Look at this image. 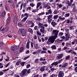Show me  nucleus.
Segmentation results:
<instances>
[{
    "instance_id": "nucleus-10",
    "label": "nucleus",
    "mask_w": 77,
    "mask_h": 77,
    "mask_svg": "<svg viewBox=\"0 0 77 77\" xmlns=\"http://www.w3.org/2000/svg\"><path fill=\"white\" fill-rule=\"evenodd\" d=\"M6 15V11H3L2 13L0 14V18H3Z\"/></svg>"
},
{
    "instance_id": "nucleus-9",
    "label": "nucleus",
    "mask_w": 77,
    "mask_h": 77,
    "mask_svg": "<svg viewBox=\"0 0 77 77\" xmlns=\"http://www.w3.org/2000/svg\"><path fill=\"white\" fill-rule=\"evenodd\" d=\"M64 76V73L62 71H60L58 74V77H63Z\"/></svg>"
},
{
    "instance_id": "nucleus-49",
    "label": "nucleus",
    "mask_w": 77,
    "mask_h": 77,
    "mask_svg": "<svg viewBox=\"0 0 77 77\" xmlns=\"http://www.w3.org/2000/svg\"><path fill=\"white\" fill-rule=\"evenodd\" d=\"M30 45H31V48H33V46H34L33 42H30Z\"/></svg>"
},
{
    "instance_id": "nucleus-54",
    "label": "nucleus",
    "mask_w": 77,
    "mask_h": 77,
    "mask_svg": "<svg viewBox=\"0 0 77 77\" xmlns=\"http://www.w3.org/2000/svg\"><path fill=\"white\" fill-rule=\"evenodd\" d=\"M39 74H37L36 75H32V77H39Z\"/></svg>"
},
{
    "instance_id": "nucleus-43",
    "label": "nucleus",
    "mask_w": 77,
    "mask_h": 77,
    "mask_svg": "<svg viewBox=\"0 0 77 77\" xmlns=\"http://www.w3.org/2000/svg\"><path fill=\"white\" fill-rule=\"evenodd\" d=\"M24 17H27V18L29 17V14L27 13H26L24 14Z\"/></svg>"
},
{
    "instance_id": "nucleus-58",
    "label": "nucleus",
    "mask_w": 77,
    "mask_h": 77,
    "mask_svg": "<svg viewBox=\"0 0 77 77\" xmlns=\"http://www.w3.org/2000/svg\"><path fill=\"white\" fill-rule=\"evenodd\" d=\"M37 51V54H39V53H41V50H38L37 51Z\"/></svg>"
},
{
    "instance_id": "nucleus-5",
    "label": "nucleus",
    "mask_w": 77,
    "mask_h": 77,
    "mask_svg": "<svg viewBox=\"0 0 77 77\" xmlns=\"http://www.w3.org/2000/svg\"><path fill=\"white\" fill-rule=\"evenodd\" d=\"M55 39L52 37H51L48 39V41L47 42V43L48 45L51 44V43H54Z\"/></svg>"
},
{
    "instance_id": "nucleus-57",
    "label": "nucleus",
    "mask_w": 77,
    "mask_h": 77,
    "mask_svg": "<svg viewBox=\"0 0 77 77\" xmlns=\"http://www.w3.org/2000/svg\"><path fill=\"white\" fill-rule=\"evenodd\" d=\"M50 70H51V71L53 72L54 71V70H56V69H55L54 68H52Z\"/></svg>"
},
{
    "instance_id": "nucleus-4",
    "label": "nucleus",
    "mask_w": 77,
    "mask_h": 77,
    "mask_svg": "<svg viewBox=\"0 0 77 77\" xmlns=\"http://www.w3.org/2000/svg\"><path fill=\"white\" fill-rule=\"evenodd\" d=\"M27 69H24L21 72L20 74V77H25L27 75Z\"/></svg>"
},
{
    "instance_id": "nucleus-61",
    "label": "nucleus",
    "mask_w": 77,
    "mask_h": 77,
    "mask_svg": "<svg viewBox=\"0 0 77 77\" xmlns=\"http://www.w3.org/2000/svg\"><path fill=\"white\" fill-rule=\"evenodd\" d=\"M33 38L34 39H37V38H38L37 36L36 35H35L34 36Z\"/></svg>"
},
{
    "instance_id": "nucleus-29",
    "label": "nucleus",
    "mask_w": 77,
    "mask_h": 77,
    "mask_svg": "<svg viewBox=\"0 0 77 77\" xmlns=\"http://www.w3.org/2000/svg\"><path fill=\"white\" fill-rule=\"evenodd\" d=\"M27 19V17H25L23 18V19L21 21L22 23H24V22H25L26 20Z\"/></svg>"
},
{
    "instance_id": "nucleus-64",
    "label": "nucleus",
    "mask_w": 77,
    "mask_h": 77,
    "mask_svg": "<svg viewBox=\"0 0 77 77\" xmlns=\"http://www.w3.org/2000/svg\"><path fill=\"white\" fill-rule=\"evenodd\" d=\"M74 71L75 72H77V66L75 68Z\"/></svg>"
},
{
    "instance_id": "nucleus-60",
    "label": "nucleus",
    "mask_w": 77,
    "mask_h": 77,
    "mask_svg": "<svg viewBox=\"0 0 77 77\" xmlns=\"http://www.w3.org/2000/svg\"><path fill=\"white\" fill-rule=\"evenodd\" d=\"M62 61H63V59H61L58 61V62H57V63H60V62H62Z\"/></svg>"
},
{
    "instance_id": "nucleus-36",
    "label": "nucleus",
    "mask_w": 77,
    "mask_h": 77,
    "mask_svg": "<svg viewBox=\"0 0 77 77\" xmlns=\"http://www.w3.org/2000/svg\"><path fill=\"white\" fill-rule=\"evenodd\" d=\"M34 47L35 48L38 49V44L36 43L35 44H34Z\"/></svg>"
},
{
    "instance_id": "nucleus-28",
    "label": "nucleus",
    "mask_w": 77,
    "mask_h": 77,
    "mask_svg": "<svg viewBox=\"0 0 77 77\" xmlns=\"http://www.w3.org/2000/svg\"><path fill=\"white\" fill-rule=\"evenodd\" d=\"M51 48L52 50H56V46L55 45H53L51 46Z\"/></svg>"
},
{
    "instance_id": "nucleus-12",
    "label": "nucleus",
    "mask_w": 77,
    "mask_h": 77,
    "mask_svg": "<svg viewBox=\"0 0 77 77\" xmlns=\"http://www.w3.org/2000/svg\"><path fill=\"white\" fill-rule=\"evenodd\" d=\"M13 22L15 24H16L18 22V20L17 19V17L15 16L14 17V18L13 20Z\"/></svg>"
},
{
    "instance_id": "nucleus-41",
    "label": "nucleus",
    "mask_w": 77,
    "mask_h": 77,
    "mask_svg": "<svg viewBox=\"0 0 77 77\" xmlns=\"http://www.w3.org/2000/svg\"><path fill=\"white\" fill-rule=\"evenodd\" d=\"M69 29L70 30H74V26H71L69 28Z\"/></svg>"
},
{
    "instance_id": "nucleus-11",
    "label": "nucleus",
    "mask_w": 77,
    "mask_h": 77,
    "mask_svg": "<svg viewBox=\"0 0 77 77\" xmlns=\"http://www.w3.org/2000/svg\"><path fill=\"white\" fill-rule=\"evenodd\" d=\"M57 23L55 22V20H53L51 22V25L53 27H56V26L57 25Z\"/></svg>"
},
{
    "instance_id": "nucleus-63",
    "label": "nucleus",
    "mask_w": 77,
    "mask_h": 77,
    "mask_svg": "<svg viewBox=\"0 0 77 77\" xmlns=\"http://www.w3.org/2000/svg\"><path fill=\"white\" fill-rule=\"evenodd\" d=\"M30 5L31 6V7H34V6H35V5L33 4V3H31L30 4Z\"/></svg>"
},
{
    "instance_id": "nucleus-8",
    "label": "nucleus",
    "mask_w": 77,
    "mask_h": 77,
    "mask_svg": "<svg viewBox=\"0 0 77 77\" xmlns=\"http://www.w3.org/2000/svg\"><path fill=\"white\" fill-rule=\"evenodd\" d=\"M11 17H8L7 18L6 20V26H8L9 24L10 23H11Z\"/></svg>"
},
{
    "instance_id": "nucleus-16",
    "label": "nucleus",
    "mask_w": 77,
    "mask_h": 77,
    "mask_svg": "<svg viewBox=\"0 0 77 77\" xmlns=\"http://www.w3.org/2000/svg\"><path fill=\"white\" fill-rule=\"evenodd\" d=\"M65 36H66V41H68L69 40V33H66V34H65Z\"/></svg>"
},
{
    "instance_id": "nucleus-6",
    "label": "nucleus",
    "mask_w": 77,
    "mask_h": 77,
    "mask_svg": "<svg viewBox=\"0 0 77 77\" xmlns=\"http://www.w3.org/2000/svg\"><path fill=\"white\" fill-rule=\"evenodd\" d=\"M42 19L41 18H37L36 20V23H38V28L41 26L42 23H41V22H42Z\"/></svg>"
},
{
    "instance_id": "nucleus-30",
    "label": "nucleus",
    "mask_w": 77,
    "mask_h": 77,
    "mask_svg": "<svg viewBox=\"0 0 77 77\" xmlns=\"http://www.w3.org/2000/svg\"><path fill=\"white\" fill-rule=\"evenodd\" d=\"M9 27H6L5 28V32H7L9 30Z\"/></svg>"
},
{
    "instance_id": "nucleus-25",
    "label": "nucleus",
    "mask_w": 77,
    "mask_h": 77,
    "mask_svg": "<svg viewBox=\"0 0 77 77\" xmlns=\"http://www.w3.org/2000/svg\"><path fill=\"white\" fill-rule=\"evenodd\" d=\"M57 8H61L62 7V5L61 4H57Z\"/></svg>"
},
{
    "instance_id": "nucleus-23",
    "label": "nucleus",
    "mask_w": 77,
    "mask_h": 77,
    "mask_svg": "<svg viewBox=\"0 0 77 77\" xmlns=\"http://www.w3.org/2000/svg\"><path fill=\"white\" fill-rule=\"evenodd\" d=\"M59 12V11L58 9H56L53 12V14H58Z\"/></svg>"
},
{
    "instance_id": "nucleus-21",
    "label": "nucleus",
    "mask_w": 77,
    "mask_h": 77,
    "mask_svg": "<svg viewBox=\"0 0 77 77\" xmlns=\"http://www.w3.org/2000/svg\"><path fill=\"white\" fill-rule=\"evenodd\" d=\"M77 44V39H74L73 40V41L72 42V45H74V44Z\"/></svg>"
},
{
    "instance_id": "nucleus-46",
    "label": "nucleus",
    "mask_w": 77,
    "mask_h": 77,
    "mask_svg": "<svg viewBox=\"0 0 77 77\" xmlns=\"http://www.w3.org/2000/svg\"><path fill=\"white\" fill-rule=\"evenodd\" d=\"M5 8L6 11H8V4H6L5 6Z\"/></svg>"
},
{
    "instance_id": "nucleus-31",
    "label": "nucleus",
    "mask_w": 77,
    "mask_h": 77,
    "mask_svg": "<svg viewBox=\"0 0 77 77\" xmlns=\"http://www.w3.org/2000/svg\"><path fill=\"white\" fill-rule=\"evenodd\" d=\"M44 14H45V13L43 11V12H42L41 13L38 14L37 15H39V16H41V15H44Z\"/></svg>"
},
{
    "instance_id": "nucleus-18",
    "label": "nucleus",
    "mask_w": 77,
    "mask_h": 77,
    "mask_svg": "<svg viewBox=\"0 0 77 77\" xmlns=\"http://www.w3.org/2000/svg\"><path fill=\"white\" fill-rule=\"evenodd\" d=\"M68 63H65L63 64L61 67L62 68H66V67L68 66Z\"/></svg>"
},
{
    "instance_id": "nucleus-40",
    "label": "nucleus",
    "mask_w": 77,
    "mask_h": 77,
    "mask_svg": "<svg viewBox=\"0 0 77 77\" xmlns=\"http://www.w3.org/2000/svg\"><path fill=\"white\" fill-rule=\"evenodd\" d=\"M63 35V33L60 32L58 34V36H60V37L61 36H62Z\"/></svg>"
},
{
    "instance_id": "nucleus-17",
    "label": "nucleus",
    "mask_w": 77,
    "mask_h": 77,
    "mask_svg": "<svg viewBox=\"0 0 77 77\" xmlns=\"http://www.w3.org/2000/svg\"><path fill=\"white\" fill-rule=\"evenodd\" d=\"M28 32H29L30 33H31V34H33V31L32 28H29L28 29Z\"/></svg>"
},
{
    "instance_id": "nucleus-62",
    "label": "nucleus",
    "mask_w": 77,
    "mask_h": 77,
    "mask_svg": "<svg viewBox=\"0 0 77 77\" xmlns=\"http://www.w3.org/2000/svg\"><path fill=\"white\" fill-rule=\"evenodd\" d=\"M43 5V7L44 8H47V4L45 3H44Z\"/></svg>"
},
{
    "instance_id": "nucleus-26",
    "label": "nucleus",
    "mask_w": 77,
    "mask_h": 77,
    "mask_svg": "<svg viewBox=\"0 0 77 77\" xmlns=\"http://www.w3.org/2000/svg\"><path fill=\"white\" fill-rule=\"evenodd\" d=\"M11 48L12 51H15V45L11 46Z\"/></svg>"
},
{
    "instance_id": "nucleus-35",
    "label": "nucleus",
    "mask_w": 77,
    "mask_h": 77,
    "mask_svg": "<svg viewBox=\"0 0 77 77\" xmlns=\"http://www.w3.org/2000/svg\"><path fill=\"white\" fill-rule=\"evenodd\" d=\"M32 9V7H28L26 8L27 11H31Z\"/></svg>"
},
{
    "instance_id": "nucleus-20",
    "label": "nucleus",
    "mask_w": 77,
    "mask_h": 77,
    "mask_svg": "<svg viewBox=\"0 0 77 77\" xmlns=\"http://www.w3.org/2000/svg\"><path fill=\"white\" fill-rule=\"evenodd\" d=\"M58 65V63H57V61H56V62H55L51 64V66H57Z\"/></svg>"
},
{
    "instance_id": "nucleus-33",
    "label": "nucleus",
    "mask_w": 77,
    "mask_h": 77,
    "mask_svg": "<svg viewBox=\"0 0 77 77\" xmlns=\"http://www.w3.org/2000/svg\"><path fill=\"white\" fill-rule=\"evenodd\" d=\"M70 59V55H68L66 56L65 57L66 60H69Z\"/></svg>"
},
{
    "instance_id": "nucleus-50",
    "label": "nucleus",
    "mask_w": 77,
    "mask_h": 77,
    "mask_svg": "<svg viewBox=\"0 0 77 77\" xmlns=\"http://www.w3.org/2000/svg\"><path fill=\"white\" fill-rule=\"evenodd\" d=\"M24 50V48L23 47H21L19 51L20 52H21Z\"/></svg>"
},
{
    "instance_id": "nucleus-27",
    "label": "nucleus",
    "mask_w": 77,
    "mask_h": 77,
    "mask_svg": "<svg viewBox=\"0 0 77 77\" xmlns=\"http://www.w3.org/2000/svg\"><path fill=\"white\" fill-rule=\"evenodd\" d=\"M58 19L61 20V21H63V20H65V17L62 18V17L59 16V17Z\"/></svg>"
},
{
    "instance_id": "nucleus-53",
    "label": "nucleus",
    "mask_w": 77,
    "mask_h": 77,
    "mask_svg": "<svg viewBox=\"0 0 77 77\" xmlns=\"http://www.w3.org/2000/svg\"><path fill=\"white\" fill-rule=\"evenodd\" d=\"M33 21L32 20H29L28 23V24H29V25H30L32 24V23Z\"/></svg>"
},
{
    "instance_id": "nucleus-24",
    "label": "nucleus",
    "mask_w": 77,
    "mask_h": 77,
    "mask_svg": "<svg viewBox=\"0 0 77 77\" xmlns=\"http://www.w3.org/2000/svg\"><path fill=\"white\" fill-rule=\"evenodd\" d=\"M21 62V59H20L18 60V61L16 63V65L17 66H18V65H20V63Z\"/></svg>"
},
{
    "instance_id": "nucleus-39",
    "label": "nucleus",
    "mask_w": 77,
    "mask_h": 77,
    "mask_svg": "<svg viewBox=\"0 0 77 77\" xmlns=\"http://www.w3.org/2000/svg\"><path fill=\"white\" fill-rule=\"evenodd\" d=\"M39 62V59H36L34 61L35 63H38Z\"/></svg>"
},
{
    "instance_id": "nucleus-59",
    "label": "nucleus",
    "mask_w": 77,
    "mask_h": 77,
    "mask_svg": "<svg viewBox=\"0 0 77 77\" xmlns=\"http://www.w3.org/2000/svg\"><path fill=\"white\" fill-rule=\"evenodd\" d=\"M44 53H47V52L45 51H42L41 54H44Z\"/></svg>"
},
{
    "instance_id": "nucleus-56",
    "label": "nucleus",
    "mask_w": 77,
    "mask_h": 77,
    "mask_svg": "<svg viewBox=\"0 0 77 77\" xmlns=\"http://www.w3.org/2000/svg\"><path fill=\"white\" fill-rule=\"evenodd\" d=\"M76 10L75 9V8L74 7L72 9V12H76Z\"/></svg>"
},
{
    "instance_id": "nucleus-14",
    "label": "nucleus",
    "mask_w": 77,
    "mask_h": 77,
    "mask_svg": "<svg viewBox=\"0 0 77 77\" xmlns=\"http://www.w3.org/2000/svg\"><path fill=\"white\" fill-rule=\"evenodd\" d=\"M67 4H68V5L69 6H71L72 7L73 6H75V3H73V4H72V3H71L69 2V1H68L67 2Z\"/></svg>"
},
{
    "instance_id": "nucleus-45",
    "label": "nucleus",
    "mask_w": 77,
    "mask_h": 77,
    "mask_svg": "<svg viewBox=\"0 0 77 77\" xmlns=\"http://www.w3.org/2000/svg\"><path fill=\"white\" fill-rule=\"evenodd\" d=\"M38 26H35L34 27V29L35 30H38Z\"/></svg>"
},
{
    "instance_id": "nucleus-19",
    "label": "nucleus",
    "mask_w": 77,
    "mask_h": 77,
    "mask_svg": "<svg viewBox=\"0 0 77 77\" xmlns=\"http://www.w3.org/2000/svg\"><path fill=\"white\" fill-rule=\"evenodd\" d=\"M65 21L66 23H67V24H69V23H70V24H71V23H72L73 22V21H70V20L69 19H67V20H65Z\"/></svg>"
},
{
    "instance_id": "nucleus-7",
    "label": "nucleus",
    "mask_w": 77,
    "mask_h": 77,
    "mask_svg": "<svg viewBox=\"0 0 77 77\" xmlns=\"http://www.w3.org/2000/svg\"><path fill=\"white\" fill-rule=\"evenodd\" d=\"M63 56V54H59L57 55L56 59L57 60H59L62 58V57Z\"/></svg>"
},
{
    "instance_id": "nucleus-44",
    "label": "nucleus",
    "mask_w": 77,
    "mask_h": 77,
    "mask_svg": "<svg viewBox=\"0 0 77 77\" xmlns=\"http://www.w3.org/2000/svg\"><path fill=\"white\" fill-rule=\"evenodd\" d=\"M69 15H70V14L69 13H66L65 14V17H69Z\"/></svg>"
},
{
    "instance_id": "nucleus-52",
    "label": "nucleus",
    "mask_w": 77,
    "mask_h": 77,
    "mask_svg": "<svg viewBox=\"0 0 77 77\" xmlns=\"http://www.w3.org/2000/svg\"><path fill=\"white\" fill-rule=\"evenodd\" d=\"M48 12L50 14H52V11L51 9H50L48 11Z\"/></svg>"
},
{
    "instance_id": "nucleus-47",
    "label": "nucleus",
    "mask_w": 77,
    "mask_h": 77,
    "mask_svg": "<svg viewBox=\"0 0 77 77\" xmlns=\"http://www.w3.org/2000/svg\"><path fill=\"white\" fill-rule=\"evenodd\" d=\"M53 17V14H51L49 15L48 18V19H51V18H52Z\"/></svg>"
},
{
    "instance_id": "nucleus-13",
    "label": "nucleus",
    "mask_w": 77,
    "mask_h": 77,
    "mask_svg": "<svg viewBox=\"0 0 77 77\" xmlns=\"http://www.w3.org/2000/svg\"><path fill=\"white\" fill-rule=\"evenodd\" d=\"M30 41L29 39H28L26 45V48H27V49H29V48H30V47L29 46V45H30Z\"/></svg>"
},
{
    "instance_id": "nucleus-37",
    "label": "nucleus",
    "mask_w": 77,
    "mask_h": 77,
    "mask_svg": "<svg viewBox=\"0 0 77 77\" xmlns=\"http://www.w3.org/2000/svg\"><path fill=\"white\" fill-rule=\"evenodd\" d=\"M37 34L39 36H41V32L40 31H37Z\"/></svg>"
},
{
    "instance_id": "nucleus-3",
    "label": "nucleus",
    "mask_w": 77,
    "mask_h": 77,
    "mask_svg": "<svg viewBox=\"0 0 77 77\" xmlns=\"http://www.w3.org/2000/svg\"><path fill=\"white\" fill-rule=\"evenodd\" d=\"M18 33L20 34L21 33V35L22 36H25L26 35V31L24 29H19Z\"/></svg>"
},
{
    "instance_id": "nucleus-55",
    "label": "nucleus",
    "mask_w": 77,
    "mask_h": 77,
    "mask_svg": "<svg viewBox=\"0 0 77 77\" xmlns=\"http://www.w3.org/2000/svg\"><path fill=\"white\" fill-rule=\"evenodd\" d=\"M34 26H35V23L32 22L31 23V25L30 26V27H34Z\"/></svg>"
},
{
    "instance_id": "nucleus-2",
    "label": "nucleus",
    "mask_w": 77,
    "mask_h": 77,
    "mask_svg": "<svg viewBox=\"0 0 77 77\" xmlns=\"http://www.w3.org/2000/svg\"><path fill=\"white\" fill-rule=\"evenodd\" d=\"M59 30H53L52 31V35H54V36H52L51 37L52 38L55 39L57 38V35H58V33H59Z\"/></svg>"
},
{
    "instance_id": "nucleus-48",
    "label": "nucleus",
    "mask_w": 77,
    "mask_h": 77,
    "mask_svg": "<svg viewBox=\"0 0 77 77\" xmlns=\"http://www.w3.org/2000/svg\"><path fill=\"white\" fill-rule=\"evenodd\" d=\"M14 46L15 47V50H18L19 49V46L16 45H14Z\"/></svg>"
},
{
    "instance_id": "nucleus-1",
    "label": "nucleus",
    "mask_w": 77,
    "mask_h": 77,
    "mask_svg": "<svg viewBox=\"0 0 77 77\" xmlns=\"http://www.w3.org/2000/svg\"><path fill=\"white\" fill-rule=\"evenodd\" d=\"M45 27H48V24H45L42 23L41 26H40L38 28L40 29V32L42 33L43 34L45 33Z\"/></svg>"
},
{
    "instance_id": "nucleus-51",
    "label": "nucleus",
    "mask_w": 77,
    "mask_h": 77,
    "mask_svg": "<svg viewBox=\"0 0 77 77\" xmlns=\"http://www.w3.org/2000/svg\"><path fill=\"white\" fill-rule=\"evenodd\" d=\"M29 57H30V56H28L24 58L23 60H26V59H28V58H29Z\"/></svg>"
},
{
    "instance_id": "nucleus-38",
    "label": "nucleus",
    "mask_w": 77,
    "mask_h": 77,
    "mask_svg": "<svg viewBox=\"0 0 77 77\" xmlns=\"http://www.w3.org/2000/svg\"><path fill=\"white\" fill-rule=\"evenodd\" d=\"M52 21V19H48V22L50 24V23H51V22Z\"/></svg>"
},
{
    "instance_id": "nucleus-15",
    "label": "nucleus",
    "mask_w": 77,
    "mask_h": 77,
    "mask_svg": "<svg viewBox=\"0 0 77 77\" xmlns=\"http://www.w3.org/2000/svg\"><path fill=\"white\" fill-rule=\"evenodd\" d=\"M68 53H71V54H77V53L75 52L74 51H72V50L71 49L68 51Z\"/></svg>"
},
{
    "instance_id": "nucleus-22",
    "label": "nucleus",
    "mask_w": 77,
    "mask_h": 77,
    "mask_svg": "<svg viewBox=\"0 0 77 77\" xmlns=\"http://www.w3.org/2000/svg\"><path fill=\"white\" fill-rule=\"evenodd\" d=\"M45 66H42L40 69V71L42 72L44 71H45Z\"/></svg>"
},
{
    "instance_id": "nucleus-34",
    "label": "nucleus",
    "mask_w": 77,
    "mask_h": 77,
    "mask_svg": "<svg viewBox=\"0 0 77 77\" xmlns=\"http://www.w3.org/2000/svg\"><path fill=\"white\" fill-rule=\"evenodd\" d=\"M59 17L58 15H55L54 16V20H56Z\"/></svg>"
},
{
    "instance_id": "nucleus-42",
    "label": "nucleus",
    "mask_w": 77,
    "mask_h": 77,
    "mask_svg": "<svg viewBox=\"0 0 77 77\" xmlns=\"http://www.w3.org/2000/svg\"><path fill=\"white\" fill-rule=\"evenodd\" d=\"M17 26L19 27H23V25H22V24L21 23H18Z\"/></svg>"
},
{
    "instance_id": "nucleus-32",
    "label": "nucleus",
    "mask_w": 77,
    "mask_h": 77,
    "mask_svg": "<svg viewBox=\"0 0 77 77\" xmlns=\"http://www.w3.org/2000/svg\"><path fill=\"white\" fill-rule=\"evenodd\" d=\"M25 63H26V62H21L20 63V65L22 66H24V64H25Z\"/></svg>"
}]
</instances>
